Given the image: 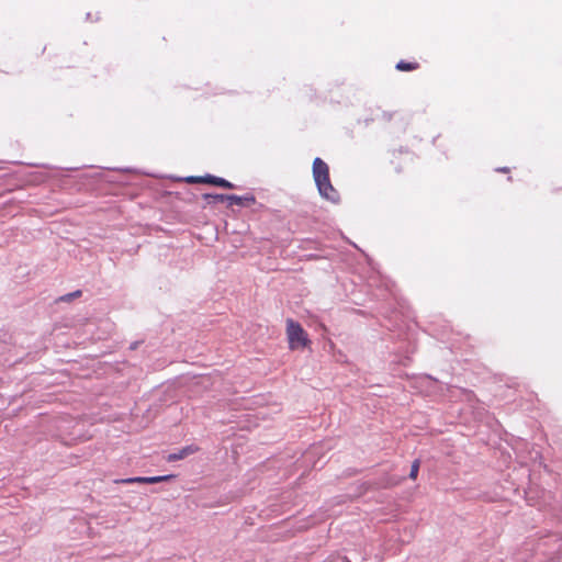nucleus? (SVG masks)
I'll return each instance as SVG.
<instances>
[{
    "instance_id": "obj_1",
    "label": "nucleus",
    "mask_w": 562,
    "mask_h": 562,
    "mask_svg": "<svg viewBox=\"0 0 562 562\" xmlns=\"http://www.w3.org/2000/svg\"><path fill=\"white\" fill-rule=\"evenodd\" d=\"M313 176L321 195L330 201L337 200L338 193L330 183L329 168L321 158L313 161Z\"/></svg>"
},
{
    "instance_id": "obj_2",
    "label": "nucleus",
    "mask_w": 562,
    "mask_h": 562,
    "mask_svg": "<svg viewBox=\"0 0 562 562\" xmlns=\"http://www.w3.org/2000/svg\"><path fill=\"white\" fill-rule=\"evenodd\" d=\"M286 337L289 348L291 350L305 348L310 344L307 333L304 330L300 323L293 321L292 318L286 319Z\"/></svg>"
},
{
    "instance_id": "obj_3",
    "label": "nucleus",
    "mask_w": 562,
    "mask_h": 562,
    "mask_svg": "<svg viewBox=\"0 0 562 562\" xmlns=\"http://www.w3.org/2000/svg\"><path fill=\"white\" fill-rule=\"evenodd\" d=\"M186 181L188 183H207V184H212V186H216V187H221V188H225V189L234 188V184L231 183L229 181H227L223 178H220V177L212 176V175H206L204 177L191 176V177H188L186 179Z\"/></svg>"
},
{
    "instance_id": "obj_4",
    "label": "nucleus",
    "mask_w": 562,
    "mask_h": 562,
    "mask_svg": "<svg viewBox=\"0 0 562 562\" xmlns=\"http://www.w3.org/2000/svg\"><path fill=\"white\" fill-rule=\"evenodd\" d=\"M173 477H175V475H172V474L160 475V476H136V477L115 480V483L116 484H133V483L155 484V483L169 481Z\"/></svg>"
},
{
    "instance_id": "obj_5",
    "label": "nucleus",
    "mask_w": 562,
    "mask_h": 562,
    "mask_svg": "<svg viewBox=\"0 0 562 562\" xmlns=\"http://www.w3.org/2000/svg\"><path fill=\"white\" fill-rule=\"evenodd\" d=\"M198 450H199V448L196 446H193V445L187 446V447L182 448L181 450H179L178 452L168 454L166 457V460L168 462H175L178 460H182V459L187 458L188 456L195 453Z\"/></svg>"
},
{
    "instance_id": "obj_6",
    "label": "nucleus",
    "mask_w": 562,
    "mask_h": 562,
    "mask_svg": "<svg viewBox=\"0 0 562 562\" xmlns=\"http://www.w3.org/2000/svg\"><path fill=\"white\" fill-rule=\"evenodd\" d=\"M226 201L229 202L231 205H251L255 203V198L252 195L250 196H238V195H227Z\"/></svg>"
},
{
    "instance_id": "obj_7",
    "label": "nucleus",
    "mask_w": 562,
    "mask_h": 562,
    "mask_svg": "<svg viewBox=\"0 0 562 562\" xmlns=\"http://www.w3.org/2000/svg\"><path fill=\"white\" fill-rule=\"evenodd\" d=\"M395 68L398 71H414V70H417L419 68V64L417 61L400 60L396 64Z\"/></svg>"
},
{
    "instance_id": "obj_8",
    "label": "nucleus",
    "mask_w": 562,
    "mask_h": 562,
    "mask_svg": "<svg viewBox=\"0 0 562 562\" xmlns=\"http://www.w3.org/2000/svg\"><path fill=\"white\" fill-rule=\"evenodd\" d=\"M203 198L207 203H218L226 201L227 194H204Z\"/></svg>"
},
{
    "instance_id": "obj_9",
    "label": "nucleus",
    "mask_w": 562,
    "mask_h": 562,
    "mask_svg": "<svg viewBox=\"0 0 562 562\" xmlns=\"http://www.w3.org/2000/svg\"><path fill=\"white\" fill-rule=\"evenodd\" d=\"M420 462L419 460H415L412 464L411 472H409V479L416 480L419 471Z\"/></svg>"
},
{
    "instance_id": "obj_10",
    "label": "nucleus",
    "mask_w": 562,
    "mask_h": 562,
    "mask_svg": "<svg viewBox=\"0 0 562 562\" xmlns=\"http://www.w3.org/2000/svg\"><path fill=\"white\" fill-rule=\"evenodd\" d=\"M81 295V291H75L74 293H70V294H67L66 296L63 297L64 301H70L71 299L74 297H78Z\"/></svg>"
},
{
    "instance_id": "obj_11",
    "label": "nucleus",
    "mask_w": 562,
    "mask_h": 562,
    "mask_svg": "<svg viewBox=\"0 0 562 562\" xmlns=\"http://www.w3.org/2000/svg\"><path fill=\"white\" fill-rule=\"evenodd\" d=\"M501 171H502V172H507V171H508V169H507V168H503V169H501Z\"/></svg>"
}]
</instances>
